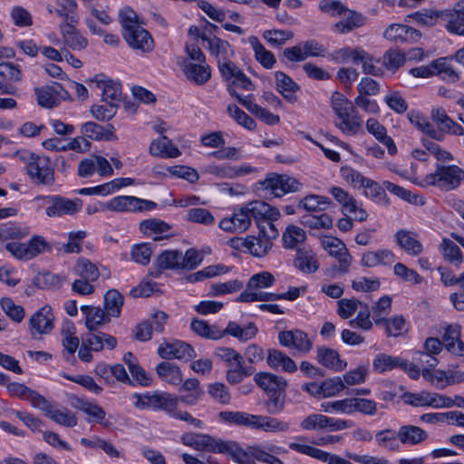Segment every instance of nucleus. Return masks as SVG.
Masks as SVG:
<instances>
[{
	"label": "nucleus",
	"instance_id": "1",
	"mask_svg": "<svg viewBox=\"0 0 464 464\" xmlns=\"http://www.w3.org/2000/svg\"><path fill=\"white\" fill-rule=\"evenodd\" d=\"M181 441L196 450L228 455L237 464L251 463V456L232 440H223L202 433H185Z\"/></svg>",
	"mask_w": 464,
	"mask_h": 464
},
{
	"label": "nucleus",
	"instance_id": "2",
	"mask_svg": "<svg viewBox=\"0 0 464 464\" xmlns=\"http://www.w3.org/2000/svg\"><path fill=\"white\" fill-rule=\"evenodd\" d=\"M119 20L122 27V37L132 49L149 53L154 47V41L150 33L139 21L137 14L126 7L120 11Z\"/></svg>",
	"mask_w": 464,
	"mask_h": 464
},
{
	"label": "nucleus",
	"instance_id": "3",
	"mask_svg": "<svg viewBox=\"0 0 464 464\" xmlns=\"http://www.w3.org/2000/svg\"><path fill=\"white\" fill-rule=\"evenodd\" d=\"M331 106L336 115L335 126L345 135L354 136L362 130V119L354 104L343 94L334 92L331 97Z\"/></svg>",
	"mask_w": 464,
	"mask_h": 464
},
{
	"label": "nucleus",
	"instance_id": "4",
	"mask_svg": "<svg viewBox=\"0 0 464 464\" xmlns=\"http://www.w3.org/2000/svg\"><path fill=\"white\" fill-rule=\"evenodd\" d=\"M17 157L24 163L26 174L34 185L51 187L54 184V168L51 160L29 150H22Z\"/></svg>",
	"mask_w": 464,
	"mask_h": 464
},
{
	"label": "nucleus",
	"instance_id": "5",
	"mask_svg": "<svg viewBox=\"0 0 464 464\" xmlns=\"http://www.w3.org/2000/svg\"><path fill=\"white\" fill-rule=\"evenodd\" d=\"M131 399L133 405L138 410L152 409L172 412L178 406L179 399L166 392H154L145 393H134Z\"/></svg>",
	"mask_w": 464,
	"mask_h": 464
},
{
	"label": "nucleus",
	"instance_id": "6",
	"mask_svg": "<svg viewBox=\"0 0 464 464\" xmlns=\"http://www.w3.org/2000/svg\"><path fill=\"white\" fill-rule=\"evenodd\" d=\"M464 180V170L456 165L438 166L434 173L427 175L421 182L416 179L412 181L420 186L437 185L438 187L450 190L459 186Z\"/></svg>",
	"mask_w": 464,
	"mask_h": 464
},
{
	"label": "nucleus",
	"instance_id": "7",
	"mask_svg": "<svg viewBox=\"0 0 464 464\" xmlns=\"http://www.w3.org/2000/svg\"><path fill=\"white\" fill-rule=\"evenodd\" d=\"M34 200L46 207L45 214L49 218L72 216L82 207V199H70L62 196H38Z\"/></svg>",
	"mask_w": 464,
	"mask_h": 464
},
{
	"label": "nucleus",
	"instance_id": "8",
	"mask_svg": "<svg viewBox=\"0 0 464 464\" xmlns=\"http://www.w3.org/2000/svg\"><path fill=\"white\" fill-rule=\"evenodd\" d=\"M50 248L48 242L42 236H34L27 243L10 242L5 249L16 259L31 260Z\"/></svg>",
	"mask_w": 464,
	"mask_h": 464
},
{
	"label": "nucleus",
	"instance_id": "9",
	"mask_svg": "<svg viewBox=\"0 0 464 464\" xmlns=\"http://www.w3.org/2000/svg\"><path fill=\"white\" fill-rule=\"evenodd\" d=\"M350 420L331 418L319 413H313L306 416L301 422L300 427L304 430H326L337 431L352 427Z\"/></svg>",
	"mask_w": 464,
	"mask_h": 464
},
{
	"label": "nucleus",
	"instance_id": "10",
	"mask_svg": "<svg viewBox=\"0 0 464 464\" xmlns=\"http://www.w3.org/2000/svg\"><path fill=\"white\" fill-rule=\"evenodd\" d=\"M54 315L49 305H44L34 312L29 319V333L33 339L40 340L50 334L54 328Z\"/></svg>",
	"mask_w": 464,
	"mask_h": 464
},
{
	"label": "nucleus",
	"instance_id": "11",
	"mask_svg": "<svg viewBox=\"0 0 464 464\" xmlns=\"http://www.w3.org/2000/svg\"><path fill=\"white\" fill-rule=\"evenodd\" d=\"M261 184L266 190H269L276 198L299 191L303 187L295 178L276 173L268 174Z\"/></svg>",
	"mask_w": 464,
	"mask_h": 464
},
{
	"label": "nucleus",
	"instance_id": "12",
	"mask_svg": "<svg viewBox=\"0 0 464 464\" xmlns=\"http://www.w3.org/2000/svg\"><path fill=\"white\" fill-rule=\"evenodd\" d=\"M250 209L251 202L236 209L230 217L222 218L218 227L227 232L241 233L246 231L254 218V213Z\"/></svg>",
	"mask_w": 464,
	"mask_h": 464
},
{
	"label": "nucleus",
	"instance_id": "13",
	"mask_svg": "<svg viewBox=\"0 0 464 464\" xmlns=\"http://www.w3.org/2000/svg\"><path fill=\"white\" fill-rule=\"evenodd\" d=\"M305 441V437L299 436L296 438V441L289 443V448L298 453L307 455L327 464H353L336 454H332L318 448L306 445Z\"/></svg>",
	"mask_w": 464,
	"mask_h": 464
},
{
	"label": "nucleus",
	"instance_id": "14",
	"mask_svg": "<svg viewBox=\"0 0 464 464\" xmlns=\"http://www.w3.org/2000/svg\"><path fill=\"white\" fill-rule=\"evenodd\" d=\"M108 210L114 212H135L151 210L156 203L134 196H118L106 202Z\"/></svg>",
	"mask_w": 464,
	"mask_h": 464
},
{
	"label": "nucleus",
	"instance_id": "15",
	"mask_svg": "<svg viewBox=\"0 0 464 464\" xmlns=\"http://www.w3.org/2000/svg\"><path fill=\"white\" fill-rule=\"evenodd\" d=\"M96 172L102 177H111L113 175V169L107 159L99 155L83 159L79 163L78 175L80 177H91Z\"/></svg>",
	"mask_w": 464,
	"mask_h": 464
},
{
	"label": "nucleus",
	"instance_id": "16",
	"mask_svg": "<svg viewBox=\"0 0 464 464\" xmlns=\"http://www.w3.org/2000/svg\"><path fill=\"white\" fill-rule=\"evenodd\" d=\"M321 244L330 256L337 259L340 270L343 273L348 272L353 257L345 244L334 237H324Z\"/></svg>",
	"mask_w": 464,
	"mask_h": 464
},
{
	"label": "nucleus",
	"instance_id": "17",
	"mask_svg": "<svg viewBox=\"0 0 464 464\" xmlns=\"http://www.w3.org/2000/svg\"><path fill=\"white\" fill-rule=\"evenodd\" d=\"M198 36L203 42L208 43L209 53L217 59L220 72L223 64L233 63L230 59L234 55V50L227 41L217 36H208L206 34Z\"/></svg>",
	"mask_w": 464,
	"mask_h": 464
},
{
	"label": "nucleus",
	"instance_id": "18",
	"mask_svg": "<svg viewBox=\"0 0 464 464\" xmlns=\"http://www.w3.org/2000/svg\"><path fill=\"white\" fill-rule=\"evenodd\" d=\"M158 354L165 360H189L196 356L194 349L179 340L163 342L158 348Z\"/></svg>",
	"mask_w": 464,
	"mask_h": 464
},
{
	"label": "nucleus",
	"instance_id": "19",
	"mask_svg": "<svg viewBox=\"0 0 464 464\" xmlns=\"http://www.w3.org/2000/svg\"><path fill=\"white\" fill-rule=\"evenodd\" d=\"M256 170L255 167L243 164L240 166H232L230 164H209L206 167L205 172L215 176L218 179H234L246 175H250Z\"/></svg>",
	"mask_w": 464,
	"mask_h": 464
},
{
	"label": "nucleus",
	"instance_id": "20",
	"mask_svg": "<svg viewBox=\"0 0 464 464\" xmlns=\"http://www.w3.org/2000/svg\"><path fill=\"white\" fill-rule=\"evenodd\" d=\"M91 82L96 83L97 88L102 90L103 102L119 106V102L121 101V85L120 82H114L103 74L94 76Z\"/></svg>",
	"mask_w": 464,
	"mask_h": 464
},
{
	"label": "nucleus",
	"instance_id": "21",
	"mask_svg": "<svg viewBox=\"0 0 464 464\" xmlns=\"http://www.w3.org/2000/svg\"><path fill=\"white\" fill-rule=\"evenodd\" d=\"M278 340L281 345L295 348L303 353H308L313 346L308 335L299 329L280 332Z\"/></svg>",
	"mask_w": 464,
	"mask_h": 464
},
{
	"label": "nucleus",
	"instance_id": "22",
	"mask_svg": "<svg viewBox=\"0 0 464 464\" xmlns=\"http://www.w3.org/2000/svg\"><path fill=\"white\" fill-rule=\"evenodd\" d=\"M383 38L394 43H411L418 40L420 36V33L403 24H391L382 33Z\"/></svg>",
	"mask_w": 464,
	"mask_h": 464
},
{
	"label": "nucleus",
	"instance_id": "23",
	"mask_svg": "<svg viewBox=\"0 0 464 464\" xmlns=\"http://www.w3.org/2000/svg\"><path fill=\"white\" fill-rule=\"evenodd\" d=\"M402 401L413 407H430L440 409V405L443 404L441 401V394L420 391L419 392H404L401 396Z\"/></svg>",
	"mask_w": 464,
	"mask_h": 464
},
{
	"label": "nucleus",
	"instance_id": "24",
	"mask_svg": "<svg viewBox=\"0 0 464 464\" xmlns=\"http://www.w3.org/2000/svg\"><path fill=\"white\" fill-rule=\"evenodd\" d=\"M221 75L228 82V87L241 88L245 91H253L254 84L251 80L235 64H223L221 67Z\"/></svg>",
	"mask_w": 464,
	"mask_h": 464
},
{
	"label": "nucleus",
	"instance_id": "25",
	"mask_svg": "<svg viewBox=\"0 0 464 464\" xmlns=\"http://www.w3.org/2000/svg\"><path fill=\"white\" fill-rule=\"evenodd\" d=\"M395 242L409 256H417L423 252V246L417 234L401 229L394 235Z\"/></svg>",
	"mask_w": 464,
	"mask_h": 464
},
{
	"label": "nucleus",
	"instance_id": "26",
	"mask_svg": "<svg viewBox=\"0 0 464 464\" xmlns=\"http://www.w3.org/2000/svg\"><path fill=\"white\" fill-rule=\"evenodd\" d=\"M250 427L266 432L276 433L286 432L290 429V424L276 418L252 414Z\"/></svg>",
	"mask_w": 464,
	"mask_h": 464
},
{
	"label": "nucleus",
	"instance_id": "27",
	"mask_svg": "<svg viewBox=\"0 0 464 464\" xmlns=\"http://www.w3.org/2000/svg\"><path fill=\"white\" fill-rule=\"evenodd\" d=\"M170 225L157 218L146 219L140 224V231L145 236L151 237L154 241H160L167 238L170 232Z\"/></svg>",
	"mask_w": 464,
	"mask_h": 464
},
{
	"label": "nucleus",
	"instance_id": "28",
	"mask_svg": "<svg viewBox=\"0 0 464 464\" xmlns=\"http://www.w3.org/2000/svg\"><path fill=\"white\" fill-rule=\"evenodd\" d=\"M431 119L439 126L440 131L450 133L453 135H464V129L461 125L452 121L445 110L442 108H435L431 111Z\"/></svg>",
	"mask_w": 464,
	"mask_h": 464
},
{
	"label": "nucleus",
	"instance_id": "29",
	"mask_svg": "<svg viewBox=\"0 0 464 464\" xmlns=\"http://www.w3.org/2000/svg\"><path fill=\"white\" fill-rule=\"evenodd\" d=\"M182 71L189 81L199 85L207 82L211 76L210 67L207 63H196L188 60L182 63Z\"/></svg>",
	"mask_w": 464,
	"mask_h": 464
},
{
	"label": "nucleus",
	"instance_id": "30",
	"mask_svg": "<svg viewBox=\"0 0 464 464\" xmlns=\"http://www.w3.org/2000/svg\"><path fill=\"white\" fill-rule=\"evenodd\" d=\"M316 360L321 365L337 372L344 370L347 366V363L340 359L336 350L325 346L317 347Z\"/></svg>",
	"mask_w": 464,
	"mask_h": 464
},
{
	"label": "nucleus",
	"instance_id": "31",
	"mask_svg": "<svg viewBox=\"0 0 464 464\" xmlns=\"http://www.w3.org/2000/svg\"><path fill=\"white\" fill-rule=\"evenodd\" d=\"M84 344H87L93 352H101L104 346L112 350L117 345V340L114 336L102 332H91L82 336Z\"/></svg>",
	"mask_w": 464,
	"mask_h": 464
},
{
	"label": "nucleus",
	"instance_id": "32",
	"mask_svg": "<svg viewBox=\"0 0 464 464\" xmlns=\"http://www.w3.org/2000/svg\"><path fill=\"white\" fill-rule=\"evenodd\" d=\"M81 132L85 138L94 140H116L112 125L102 126L93 121H88L82 125Z\"/></svg>",
	"mask_w": 464,
	"mask_h": 464
},
{
	"label": "nucleus",
	"instance_id": "33",
	"mask_svg": "<svg viewBox=\"0 0 464 464\" xmlns=\"http://www.w3.org/2000/svg\"><path fill=\"white\" fill-rule=\"evenodd\" d=\"M81 311L85 315V326L91 332L97 331L99 327L108 324L111 318L100 307L82 305Z\"/></svg>",
	"mask_w": 464,
	"mask_h": 464
},
{
	"label": "nucleus",
	"instance_id": "34",
	"mask_svg": "<svg viewBox=\"0 0 464 464\" xmlns=\"http://www.w3.org/2000/svg\"><path fill=\"white\" fill-rule=\"evenodd\" d=\"M149 151L153 157L163 159L177 158L180 155V150L166 136L153 140Z\"/></svg>",
	"mask_w": 464,
	"mask_h": 464
},
{
	"label": "nucleus",
	"instance_id": "35",
	"mask_svg": "<svg viewBox=\"0 0 464 464\" xmlns=\"http://www.w3.org/2000/svg\"><path fill=\"white\" fill-rule=\"evenodd\" d=\"M366 129L379 142L383 144L390 155L397 153V147L393 140L387 135L386 128L381 124L377 120L371 118L366 121Z\"/></svg>",
	"mask_w": 464,
	"mask_h": 464
},
{
	"label": "nucleus",
	"instance_id": "36",
	"mask_svg": "<svg viewBox=\"0 0 464 464\" xmlns=\"http://www.w3.org/2000/svg\"><path fill=\"white\" fill-rule=\"evenodd\" d=\"M295 266L301 272L313 274L319 268V263L314 251L309 247L297 249L295 258Z\"/></svg>",
	"mask_w": 464,
	"mask_h": 464
},
{
	"label": "nucleus",
	"instance_id": "37",
	"mask_svg": "<svg viewBox=\"0 0 464 464\" xmlns=\"http://www.w3.org/2000/svg\"><path fill=\"white\" fill-rule=\"evenodd\" d=\"M254 380L267 393L285 391L287 385L285 378L270 372H258L255 375Z\"/></svg>",
	"mask_w": 464,
	"mask_h": 464
},
{
	"label": "nucleus",
	"instance_id": "38",
	"mask_svg": "<svg viewBox=\"0 0 464 464\" xmlns=\"http://www.w3.org/2000/svg\"><path fill=\"white\" fill-rule=\"evenodd\" d=\"M395 255L389 249L368 251L362 256L361 265L365 267L391 266L395 261Z\"/></svg>",
	"mask_w": 464,
	"mask_h": 464
},
{
	"label": "nucleus",
	"instance_id": "39",
	"mask_svg": "<svg viewBox=\"0 0 464 464\" xmlns=\"http://www.w3.org/2000/svg\"><path fill=\"white\" fill-rule=\"evenodd\" d=\"M156 372L161 381L169 384L179 385L182 382V372L176 363L161 362L156 366Z\"/></svg>",
	"mask_w": 464,
	"mask_h": 464
},
{
	"label": "nucleus",
	"instance_id": "40",
	"mask_svg": "<svg viewBox=\"0 0 464 464\" xmlns=\"http://www.w3.org/2000/svg\"><path fill=\"white\" fill-rule=\"evenodd\" d=\"M267 364L275 370H281L286 372H295L297 370L295 362L279 350L268 351Z\"/></svg>",
	"mask_w": 464,
	"mask_h": 464
},
{
	"label": "nucleus",
	"instance_id": "41",
	"mask_svg": "<svg viewBox=\"0 0 464 464\" xmlns=\"http://www.w3.org/2000/svg\"><path fill=\"white\" fill-rule=\"evenodd\" d=\"M443 343L451 353L459 356L464 355V343L460 340L459 326L450 325L445 329Z\"/></svg>",
	"mask_w": 464,
	"mask_h": 464
},
{
	"label": "nucleus",
	"instance_id": "42",
	"mask_svg": "<svg viewBox=\"0 0 464 464\" xmlns=\"http://www.w3.org/2000/svg\"><path fill=\"white\" fill-rule=\"evenodd\" d=\"M59 27L65 45L72 50H82L87 46V39L79 33L75 25H60Z\"/></svg>",
	"mask_w": 464,
	"mask_h": 464
},
{
	"label": "nucleus",
	"instance_id": "43",
	"mask_svg": "<svg viewBox=\"0 0 464 464\" xmlns=\"http://www.w3.org/2000/svg\"><path fill=\"white\" fill-rule=\"evenodd\" d=\"M46 416L59 425L72 428L77 425L78 419L74 412L66 407H56L52 405Z\"/></svg>",
	"mask_w": 464,
	"mask_h": 464
},
{
	"label": "nucleus",
	"instance_id": "44",
	"mask_svg": "<svg viewBox=\"0 0 464 464\" xmlns=\"http://www.w3.org/2000/svg\"><path fill=\"white\" fill-rule=\"evenodd\" d=\"M427 437V432L418 426L404 425L399 429V440L402 444L417 445Z\"/></svg>",
	"mask_w": 464,
	"mask_h": 464
},
{
	"label": "nucleus",
	"instance_id": "45",
	"mask_svg": "<svg viewBox=\"0 0 464 464\" xmlns=\"http://www.w3.org/2000/svg\"><path fill=\"white\" fill-rule=\"evenodd\" d=\"M179 391L181 392H188L187 394L180 395L179 399L188 405H194L203 394L199 382L196 378L187 379L183 382Z\"/></svg>",
	"mask_w": 464,
	"mask_h": 464
},
{
	"label": "nucleus",
	"instance_id": "46",
	"mask_svg": "<svg viewBox=\"0 0 464 464\" xmlns=\"http://www.w3.org/2000/svg\"><path fill=\"white\" fill-rule=\"evenodd\" d=\"M248 42L254 50L256 60L266 69H272L276 61L273 53L266 50L256 36H250Z\"/></svg>",
	"mask_w": 464,
	"mask_h": 464
},
{
	"label": "nucleus",
	"instance_id": "47",
	"mask_svg": "<svg viewBox=\"0 0 464 464\" xmlns=\"http://www.w3.org/2000/svg\"><path fill=\"white\" fill-rule=\"evenodd\" d=\"M250 211L254 213L255 220L275 221L280 218V212L276 208L261 200L252 201Z\"/></svg>",
	"mask_w": 464,
	"mask_h": 464
},
{
	"label": "nucleus",
	"instance_id": "48",
	"mask_svg": "<svg viewBox=\"0 0 464 464\" xmlns=\"http://www.w3.org/2000/svg\"><path fill=\"white\" fill-rule=\"evenodd\" d=\"M411 122L422 133L436 140H442L444 134L436 130L431 122L424 116L411 112L410 115Z\"/></svg>",
	"mask_w": 464,
	"mask_h": 464
},
{
	"label": "nucleus",
	"instance_id": "49",
	"mask_svg": "<svg viewBox=\"0 0 464 464\" xmlns=\"http://www.w3.org/2000/svg\"><path fill=\"white\" fill-rule=\"evenodd\" d=\"M345 17L334 25V31L338 34H345L364 24V18L361 14L347 9Z\"/></svg>",
	"mask_w": 464,
	"mask_h": 464
},
{
	"label": "nucleus",
	"instance_id": "50",
	"mask_svg": "<svg viewBox=\"0 0 464 464\" xmlns=\"http://www.w3.org/2000/svg\"><path fill=\"white\" fill-rule=\"evenodd\" d=\"M190 327L193 332L204 338L218 340L224 336L222 329L215 324H208L203 320H193Z\"/></svg>",
	"mask_w": 464,
	"mask_h": 464
},
{
	"label": "nucleus",
	"instance_id": "51",
	"mask_svg": "<svg viewBox=\"0 0 464 464\" xmlns=\"http://www.w3.org/2000/svg\"><path fill=\"white\" fill-rule=\"evenodd\" d=\"M446 30L455 35L464 36V20L451 8L441 13Z\"/></svg>",
	"mask_w": 464,
	"mask_h": 464
},
{
	"label": "nucleus",
	"instance_id": "52",
	"mask_svg": "<svg viewBox=\"0 0 464 464\" xmlns=\"http://www.w3.org/2000/svg\"><path fill=\"white\" fill-rule=\"evenodd\" d=\"M439 249L447 262L459 266L463 261V256L459 247L451 240L443 238Z\"/></svg>",
	"mask_w": 464,
	"mask_h": 464
},
{
	"label": "nucleus",
	"instance_id": "53",
	"mask_svg": "<svg viewBox=\"0 0 464 464\" xmlns=\"http://www.w3.org/2000/svg\"><path fill=\"white\" fill-rule=\"evenodd\" d=\"M73 272L79 277L94 283L100 276L96 265L85 258H80L73 266Z\"/></svg>",
	"mask_w": 464,
	"mask_h": 464
},
{
	"label": "nucleus",
	"instance_id": "54",
	"mask_svg": "<svg viewBox=\"0 0 464 464\" xmlns=\"http://www.w3.org/2000/svg\"><path fill=\"white\" fill-rule=\"evenodd\" d=\"M224 335L230 334L240 341L246 342L252 339L257 333V328L254 324H248L245 327H241L235 322H229L226 329L222 330Z\"/></svg>",
	"mask_w": 464,
	"mask_h": 464
},
{
	"label": "nucleus",
	"instance_id": "55",
	"mask_svg": "<svg viewBox=\"0 0 464 464\" xmlns=\"http://www.w3.org/2000/svg\"><path fill=\"white\" fill-rule=\"evenodd\" d=\"M379 63V58L374 57L362 48L355 64L362 63V72L365 74L381 76L382 74V69L378 65Z\"/></svg>",
	"mask_w": 464,
	"mask_h": 464
},
{
	"label": "nucleus",
	"instance_id": "56",
	"mask_svg": "<svg viewBox=\"0 0 464 464\" xmlns=\"http://www.w3.org/2000/svg\"><path fill=\"white\" fill-rule=\"evenodd\" d=\"M123 295L117 290H109L104 295L105 312L111 317H119L123 304Z\"/></svg>",
	"mask_w": 464,
	"mask_h": 464
},
{
	"label": "nucleus",
	"instance_id": "57",
	"mask_svg": "<svg viewBox=\"0 0 464 464\" xmlns=\"http://www.w3.org/2000/svg\"><path fill=\"white\" fill-rule=\"evenodd\" d=\"M276 90L287 100L292 101L294 93L298 90V85L291 77L283 72L275 74Z\"/></svg>",
	"mask_w": 464,
	"mask_h": 464
},
{
	"label": "nucleus",
	"instance_id": "58",
	"mask_svg": "<svg viewBox=\"0 0 464 464\" xmlns=\"http://www.w3.org/2000/svg\"><path fill=\"white\" fill-rule=\"evenodd\" d=\"M392 309V298L388 295L382 296L378 302L372 307V318L375 324L382 325L386 322V316Z\"/></svg>",
	"mask_w": 464,
	"mask_h": 464
},
{
	"label": "nucleus",
	"instance_id": "59",
	"mask_svg": "<svg viewBox=\"0 0 464 464\" xmlns=\"http://www.w3.org/2000/svg\"><path fill=\"white\" fill-rule=\"evenodd\" d=\"M330 203V199L326 197L309 195L301 199L297 207L309 212H318L326 209Z\"/></svg>",
	"mask_w": 464,
	"mask_h": 464
},
{
	"label": "nucleus",
	"instance_id": "60",
	"mask_svg": "<svg viewBox=\"0 0 464 464\" xmlns=\"http://www.w3.org/2000/svg\"><path fill=\"white\" fill-rule=\"evenodd\" d=\"M376 441L380 447L391 451H396L400 448L399 430L387 429L380 430L375 435Z\"/></svg>",
	"mask_w": 464,
	"mask_h": 464
},
{
	"label": "nucleus",
	"instance_id": "61",
	"mask_svg": "<svg viewBox=\"0 0 464 464\" xmlns=\"http://www.w3.org/2000/svg\"><path fill=\"white\" fill-rule=\"evenodd\" d=\"M360 310L355 318L349 321L352 327H358L363 331L372 330L374 322L372 318V313L367 304L362 303L359 306Z\"/></svg>",
	"mask_w": 464,
	"mask_h": 464
},
{
	"label": "nucleus",
	"instance_id": "62",
	"mask_svg": "<svg viewBox=\"0 0 464 464\" xmlns=\"http://www.w3.org/2000/svg\"><path fill=\"white\" fill-rule=\"evenodd\" d=\"M182 253L178 250H166L157 257V264L162 269L181 268Z\"/></svg>",
	"mask_w": 464,
	"mask_h": 464
},
{
	"label": "nucleus",
	"instance_id": "63",
	"mask_svg": "<svg viewBox=\"0 0 464 464\" xmlns=\"http://www.w3.org/2000/svg\"><path fill=\"white\" fill-rule=\"evenodd\" d=\"M306 239L305 231L297 226H288L283 234L284 245L287 248H295Z\"/></svg>",
	"mask_w": 464,
	"mask_h": 464
},
{
	"label": "nucleus",
	"instance_id": "64",
	"mask_svg": "<svg viewBox=\"0 0 464 464\" xmlns=\"http://www.w3.org/2000/svg\"><path fill=\"white\" fill-rule=\"evenodd\" d=\"M247 251L257 257L265 256L272 248L273 243L264 239L261 236L247 237Z\"/></svg>",
	"mask_w": 464,
	"mask_h": 464
}]
</instances>
